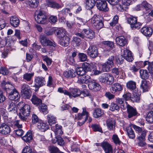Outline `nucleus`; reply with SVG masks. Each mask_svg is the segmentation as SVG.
Instances as JSON below:
<instances>
[{"mask_svg": "<svg viewBox=\"0 0 153 153\" xmlns=\"http://www.w3.org/2000/svg\"><path fill=\"white\" fill-rule=\"evenodd\" d=\"M69 91L61 87H59L58 89V92L61 93H63L65 95L68 96L70 98H72L73 97L75 98L79 97L81 93L80 90L75 88H69Z\"/></svg>", "mask_w": 153, "mask_h": 153, "instance_id": "f257e3e1", "label": "nucleus"}, {"mask_svg": "<svg viewBox=\"0 0 153 153\" xmlns=\"http://www.w3.org/2000/svg\"><path fill=\"white\" fill-rule=\"evenodd\" d=\"M114 59V56H110L108 59L107 61L105 63L100 64L99 67L101 68V70L103 72H107L109 71L110 68L114 65L113 61Z\"/></svg>", "mask_w": 153, "mask_h": 153, "instance_id": "f03ea898", "label": "nucleus"}, {"mask_svg": "<svg viewBox=\"0 0 153 153\" xmlns=\"http://www.w3.org/2000/svg\"><path fill=\"white\" fill-rule=\"evenodd\" d=\"M89 116V114L85 108H83V111L81 113H78L76 117L79 121L78 124L80 126L82 125L86 121Z\"/></svg>", "mask_w": 153, "mask_h": 153, "instance_id": "7ed1b4c3", "label": "nucleus"}, {"mask_svg": "<svg viewBox=\"0 0 153 153\" xmlns=\"http://www.w3.org/2000/svg\"><path fill=\"white\" fill-rule=\"evenodd\" d=\"M127 21L128 23L130 25L131 27L133 29L140 28L142 25L141 23L137 22V17L131 16L127 18Z\"/></svg>", "mask_w": 153, "mask_h": 153, "instance_id": "20e7f679", "label": "nucleus"}, {"mask_svg": "<svg viewBox=\"0 0 153 153\" xmlns=\"http://www.w3.org/2000/svg\"><path fill=\"white\" fill-rule=\"evenodd\" d=\"M100 81L107 85H111L114 82L113 76L109 73H105L99 78Z\"/></svg>", "mask_w": 153, "mask_h": 153, "instance_id": "39448f33", "label": "nucleus"}, {"mask_svg": "<svg viewBox=\"0 0 153 153\" xmlns=\"http://www.w3.org/2000/svg\"><path fill=\"white\" fill-rule=\"evenodd\" d=\"M82 32L84 34L81 33H77L76 35L82 38H84L85 36L89 39H92L95 36V33L94 31L90 29H84L83 30Z\"/></svg>", "mask_w": 153, "mask_h": 153, "instance_id": "423d86ee", "label": "nucleus"}, {"mask_svg": "<svg viewBox=\"0 0 153 153\" xmlns=\"http://www.w3.org/2000/svg\"><path fill=\"white\" fill-rule=\"evenodd\" d=\"M21 94L25 99H29L31 95L30 87L29 86L25 84L22 85Z\"/></svg>", "mask_w": 153, "mask_h": 153, "instance_id": "0eeeda50", "label": "nucleus"}, {"mask_svg": "<svg viewBox=\"0 0 153 153\" xmlns=\"http://www.w3.org/2000/svg\"><path fill=\"white\" fill-rule=\"evenodd\" d=\"M40 40L42 45L44 46H52L55 47L56 46L54 42L49 40L44 35L41 34L40 36Z\"/></svg>", "mask_w": 153, "mask_h": 153, "instance_id": "6e6552de", "label": "nucleus"}, {"mask_svg": "<svg viewBox=\"0 0 153 153\" xmlns=\"http://www.w3.org/2000/svg\"><path fill=\"white\" fill-rule=\"evenodd\" d=\"M35 20L38 23L41 24H45L48 22L47 16L42 11L38 12Z\"/></svg>", "mask_w": 153, "mask_h": 153, "instance_id": "1a4fd4ad", "label": "nucleus"}, {"mask_svg": "<svg viewBox=\"0 0 153 153\" xmlns=\"http://www.w3.org/2000/svg\"><path fill=\"white\" fill-rule=\"evenodd\" d=\"M87 53L88 55L93 58H95L98 55V51L97 47L95 46H91L87 50Z\"/></svg>", "mask_w": 153, "mask_h": 153, "instance_id": "9d476101", "label": "nucleus"}, {"mask_svg": "<svg viewBox=\"0 0 153 153\" xmlns=\"http://www.w3.org/2000/svg\"><path fill=\"white\" fill-rule=\"evenodd\" d=\"M96 1L97 7L100 10L106 12L108 10L106 1L101 0H96Z\"/></svg>", "mask_w": 153, "mask_h": 153, "instance_id": "9b49d317", "label": "nucleus"}, {"mask_svg": "<svg viewBox=\"0 0 153 153\" xmlns=\"http://www.w3.org/2000/svg\"><path fill=\"white\" fill-rule=\"evenodd\" d=\"M0 85L3 89L6 91L7 93H10V91L15 89L13 86L10 82H6L4 80L1 82Z\"/></svg>", "mask_w": 153, "mask_h": 153, "instance_id": "f8f14e48", "label": "nucleus"}, {"mask_svg": "<svg viewBox=\"0 0 153 153\" xmlns=\"http://www.w3.org/2000/svg\"><path fill=\"white\" fill-rule=\"evenodd\" d=\"M88 86L90 89L94 91H99L101 88V87L99 84L96 82L95 80L93 79H91L89 82Z\"/></svg>", "mask_w": 153, "mask_h": 153, "instance_id": "ddd939ff", "label": "nucleus"}, {"mask_svg": "<svg viewBox=\"0 0 153 153\" xmlns=\"http://www.w3.org/2000/svg\"><path fill=\"white\" fill-rule=\"evenodd\" d=\"M9 93H7L9 94L8 98L11 100H17L20 97L19 93L15 89L13 90Z\"/></svg>", "mask_w": 153, "mask_h": 153, "instance_id": "4468645a", "label": "nucleus"}, {"mask_svg": "<svg viewBox=\"0 0 153 153\" xmlns=\"http://www.w3.org/2000/svg\"><path fill=\"white\" fill-rule=\"evenodd\" d=\"M126 103L127 108V112L128 114V117L129 118H131L136 115L137 114L136 109L130 105L128 104L127 102H126Z\"/></svg>", "mask_w": 153, "mask_h": 153, "instance_id": "2eb2a0df", "label": "nucleus"}, {"mask_svg": "<svg viewBox=\"0 0 153 153\" xmlns=\"http://www.w3.org/2000/svg\"><path fill=\"white\" fill-rule=\"evenodd\" d=\"M30 112V107L28 104H25L20 109V114H22L25 117L28 116Z\"/></svg>", "mask_w": 153, "mask_h": 153, "instance_id": "dca6fc26", "label": "nucleus"}, {"mask_svg": "<svg viewBox=\"0 0 153 153\" xmlns=\"http://www.w3.org/2000/svg\"><path fill=\"white\" fill-rule=\"evenodd\" d=\"M146 133V131H142L141 134L140 135L137 137L138 140V144L139 146L144 147L145 146L146 143L145 142V137Z\"/></svg>", "mask_w": 153, "mask_h": 153, "instance_id": "f3484780", "label": "nucleus"}, {"mask_svg": "<svg viewBox=\"0 0 153 153\" xmlns=\"http://www.w3.org/2000/svg\"><path fill=\"white\" fill-rule=\"evenodd\" d=\"M123 56L124 58L128 61L132 62L133 60V56L131 52L127 49L123 50Z\"/></svg>", "mask_w": 153, "mask_h": 153, "instance_id": "a211bd4d", "label": "nucleus"}, {"mask_svg": "<svg viewBox=\"0 0 153 153\" xmlns=\"http://www.w3.org/2000/svg\"><path fill=\"white\" fill-rule=\"evenodd\" d=\"M91 80L90 76L88 75L79 76L78 77L77 82L79 84L87 83L88 82L89 83Z\"/></svg>", "mask_w": 153, "mask_h": 153, "instance_id": "6ab92c4d", "label": "nucleus"}, {"mask_svg": "<svg viewBox=\"0 0 153 153\" xmlns=\"http://www.w3.org/2000/svg\"><path fill=\"white\" fill-rule=\"evenodd\" d=\"M11 131L10 127L8 126L2 124L0 126V133L3 134H7Z\"/></svg>", "mask_w": 153, "mask_h": 153, "instance_id": "aec40b11", "label": "nucleus"}, {"mask_svg": "<svg viewBox=\"0 0 153 153\" xmlns=\"http://www.w3.org/2000/svg\"><path fill=\"white\" fill-rule=\"evenodd\" d=\"M141 32L146 36H151L153 32L152 28L148 27H144L140 29Z\"/></svg>", "mask_w": 153, "mask_h": 153, "instance_id": "412c9836", "label": "nucleus"}, {"mask_svg": "<svg viewBox=\"0 0 153 153\" xmlns=\"http://www.w3.org/2000/svg\"><path fill=\"white\" fill-rule=\"evenodd\" d=\"M5 108H7L9 112L13 113H16L17 112V109L14 103L11 101L9 102L6 105Z\"/></svg>", "mask_w": 153, "mask_h": 153, "instance_id": "4be33fe9", "label": "nucleus"}, {"mask_svg": "<svg viewBox=\"0 0 153 153\" xmlns=\"http://www.w3.org/2000/svg\"><path fill=\"white\" fill-rule=\"evenodd\" d=\"M123 89V85L119 83H115L113 84L110 88L112 93H114L117 91H120Z\"/></svg>", "mask_w": 153, "mask_h": 153, "instance_id": "5701e85b", "label": "nucleus"}, {"mask_svg": "<svg viewBox=\"0 0 153 153\" xmlns=\"http://www.w3.org/2000/svg\"><path fill=\"white\" fill-rule=\"evenodd\" d=\"M102 148L105 153H113V149L111 145L107 142H103Z\"/></svg>", "mask_w": 153, "mask_h": 153, "instance_id": "b1692460", "label": "nucleus"}, {"mask_svg": "<svg viewBox=\"0 0 153 153\" xmlns=\"http://www.w3.org/2000/svg\"><path fill=\"white\" fill-rule=\"evenodd\" d=\"M35 86L39 88V87L43 86L45 84V81L44 78H43L38 76L35 78Z\"/></svg>", "mask_w": 153, "mask_h": 153, "instance_id": "393cba45", "label": "nucleus"}, {"mask_svg": "<svg viewBox=\"0 0 153 153\" xmlns=\"http://www.w3.org/2000/svg\"><path fill=\"white\" fill-rule=\"evenodd\" d=\"M116 44L120 46H123L127 43L126 39L123 36H119L116 39Z\"/></svg>", "mask_w": 153, "mask_h": 153, "instance_id": "a878e982", "label": "nucleus"}, {"mask_svg": "<svg viewBox=\"0 0 153 153\" xmlns=\"http://www.w3.org/2000/svg\"><path fill=\"white\" fill-rule=\"evenodd\" d=\"M37 127L39 130L42 132H45L48 129V125L41 120L38 122Z\"/></svg>", "mask_w": 153, "mask_h": 153, "instance_id": "bb28decb", "label": "nucleus"}, {"mask_svg": "<svg viewBox=\"0 0 153 153\" xmlns=\"http://www.w3.org/2000/svg\"><path fill=\"white\" fill-rule=\"evenodd\" d=\"M63 75L66 78H71L76 76V73L75 70L71 69L64 72Z\"/></svg>", "mask_w": 153, "mask_h": 153, "instance_id": "cd10ccee", "label": "nucleus"}, {"mask_svg": "<svg viewBox=\"0 0 153 153\" xmlns=\"http://www.w3.org/2000/svg\"><path fill=\"white\" fill-rule=\"evenodd\" d=\"M22 139L26 143H30L33 140L32 134L30 131L27 132L25 136L22 137Z\"/></svg>", "mask_w": 153, "mask_h": 153, "instance_id": "c85d7f7f", "label": "nucleus"}, {"mask_svg": "<svg viewBox=\"0 0 153 153\" xmlns=\"http://www.w3.org/2000/svg\"><path fill=\"white\" fill-rule=\"evenodd\" d=\"M106 123L107 127L109 130H113L115 127V122L114 120L112 118L107 119L106 121Z\"/></svg>", "mask_w": 153, "mask_h": 153, "instance_id": "c756f323", "label": "nucleus"}, {"mask_svg": "<svg viewBox=\"0 0 153 153\" xmlns=\"http://www.w3.org/2000/svg\"><path fill=\"white\" fill-rule=\"evenodd\" d=\"M59 43L60 45L63 46H67L69 43L70 38L67 36L60 39Z\"/></svg>", "mask_w": 153, "mask_h": 153, "instance_id": "7c9ffc66", "label": "nucleus"}, {"mask_svg": "<svg viewBox=\"0 0 153 153\" xmlns=\"http://www.w3.org/2000/svg\"><path fill=\"white\" fill-rule=\"evenodd\" d=\"M56 33L57 36L59 39L67 36L66 30L63 28H59L56 30Z\"/></svg>", "mask_w": 153, "mask_h": 153, "instance_id": "2f4dec72", "label": "nucleus"}, {"mask_svg": "<svg viewBox=\"0 0 153 153\" xmlns=\"http://www.w3.org/2000/svg\"><path fill=\"white\" fill-rule=\"evenodd\" d=\"M10 23L12 26L17 27L19 24V19L16 16L11 17L10 18Z\"/></svg>", "mask_w": 153, "mask_h": 153, "instance_id": "473e14b6", "label": "nucleus"}, {"mask_svg": "<svg viewBox=\"0 0 153 153\" xmlns=\"http://www.w3.org/2000/svg\"><path fill=\"white\" fill-rule=\"evenodd\" d=\"M131 125L130 124L126 128V131L128 135L129 138L131 139H133L135 137V135L134 131L132 129Z\"/></svg>", "mask_w": 153, "mask_h": 153, "instance_id": "72a5a7b5", "label": "nucleus"}, {"mask_svg": "<svg viewBox=\"0 0 153 153\" xmlns=\"http://www.w3.org/2000/svg\"><path fill=\"white\" fill-rule=\"evenodd\" d=\"M140 86L144 92L148 91L149 90L150 88V86L148 82L146 80L142 81Z\"/></svg>", "mask_w": 153, "mask_h": 153, "instance_id": "f704fd0d", "label": "nucleus"}, {"mask_svg": "<svg viewBox=\"0 0 153 153\" xmlns=\"http://www.w3.org/2000/svg\"><path fill=\"white\" fill-rule=\"evenodd\" d=\"M103 114V111L101 109L97 108L94 110L93 116L95 118H97L101 117Z\"/></svg>", "mask_w": 153, "mask_h": 153, "instance_id": "c9c22d12", "label": "nucleus"}, {"mask_svg": "<svg viewBox=\"0 0 153 153\" xmlns=\"http://www.w3.org/2000/svg\"><path fill=\"white\" fill-rule=\"evenodd\" d=\"M31 100L32 103L36 105H38L42 103V100L37 97L35 95L32 96Z\"/></svg>", "mask_w": 153, "mask_h": 153, "instance_id": "e433bc0d", "label": "nucleus"}, {"mask_svg": "<svg viewBox=\"0 0 153 153\" xmlns=\"http://www.w3.org/2000/svg\"><path fill=\"white\" fill-rule=\"evenodd\" d=\"M86 8L88 9L92 8L95 5V1L94 0H85Z\"/></svg>", "mask_w": 153, "mask_h": 153, "instance_id": "4c0bfd02", "label": "nucleus"}, {"mask_svg": "<svg viewBox=\"0 0 153 153\" xmlns=\"http://www.w3.org/2000/svg\"><path fill=\"white\" fill-rule=\"evenodd\" d=\"M144 66L148 65L147 68L150 74H153V62H150L148 61H145L143 62Z\"/></svg>", "mask_w": 153, "mask_h": 153, "instance_id": "58836bf2", "label": "nucleus"}, {"mask_svg": "<svg viewBox=\"0 0 153 153\" xmlns=\"http://www.w3.org/2000/svg\"><path fill=\"white\" fill-rule=\"evenodd\" d=\"M48 122L51 126L55 124L56 122V118L51 114H48L47 116Z\"/></svg>", "mask_w": 153, "mask_h": 153, "instance_id": "ea45409f", "label": "nucleus"}, {"mask_svg": "<svg viewBox=\"0 0 153 153\" xmlns=\"http://www.w3.org/2000/svg\"><path fill=\"white\" fill-rule=\"evenodd\" d=\"M126 87L130 90H133L136 88V82L132 81H129L126 84Z\"/></svg>", "mask_w": 153, "mask_h": 153, "instance_id": "a19ab883", "label": "nucleus"}, {"mask_svg": "<svg viewBox=\"0 0 153 153\" xmlns=\"http://www.w3.org/2000/svg\"><path fill=\"white\" fill-rule=\"evenodd\" d=\"M74 23L76 27H80L81 25L85 24V21L83 19L77 17L74 20Z\"/></svg>", "mask_w": 153, "mask_h": 153, "instance_id": "79ce46f5", "label": "nucleus"}, {"mask_svg": "<svg viewBox=\"0 0 153 153\" xmlns=\"http://www.w3.org/2000/svg\"><path fill=\"white\" fill-rule=\"evenodd\" d=\"M34 73H26L23 75V79L27 82H30L31 81L32 77L33 76Z\"/></svg>", "mask_w": 153, "mask_h": 153, "instance_id": "37998d69", "label": "nucleus"}, {"mask_svg": "<svg viewBox=\"0 0 153 153\" xmlns=\"http://www.w3.org/2000/svg\"><path fill=\"white\" fill-rule=\"evenodd\" d=\"M140 73L141 78L143 79H146L149 77V74L146 70H140Z\"/></svg>", "mask_w": 153, "mask_h": 153, "instance_id": "c03bdc74", "label": "nucleus"}, {"mask_svg": "<svg viewBox=\"0 0 153 153\" xmlns=\"http://www.w3.org/2000/svg\"><path fill=\"white\" fill-rule=\"evenodd\" d=\"M147 121L149 123H153V111H149L146 117Z\"/></svg>", "mask_w": 153, "mask_h": 153, "instance_id": "a18cd8bd", "label": "nucleus"}, {"mask_svg": "<svg viewBox=\"0 0 153 153\" xmlns=\"http://www.w3.org/2000/svg\"><path fill=\"white\" fill-rule=\"evenodd\" d=\"M115 6H116L117 9L120 11H123L126 8V7L123 4V3L120 0Z\"/></svg>", "mask_w": 153, "mask_h": 153, "instance_id": "49530a36", "label": "nucleus"}, {"mask_svg": "<svg viewBox=\"0 0 153 153\" xmlns=\"http://www.w3.org/2000/svg\"><path fill=\"white\" fill-rule=\"evenodd\" d=\"M100 19L98 16L96 15H94L90 20V22L94 26L96 25V23H98V22Z\"/></svg>", "mask_w": 153, "mask_h": 153, "instance_id": "de8ad7c7", "label": "nucleus"}, {"mask_svg": "<svg viewBox=\"0 0 153 153\" xmlns=\"http://www.w3.org/2000/svg\"><path fill=\"white\" fill-rule=\"evenodd\" d=\"M72 43L74 47L78 46L81 43V40L80 38L77 37H74Z\"/></svg>", "mask_w": 153, "mask_h": 153, "instance_id": "09e8293b", "label": "nucleus"}, {"mask_svg": "<svg viewBox=\"0 0 153 153\" xmlns=\"http://www.w3.org/2000/svg\"><path fill=\"white\" fill-rule=\"evenodd\" d=\"M38 0H28V5L32 8L36 7L38 6Z\"/></svg>", "mask_w": 153, "mask_h": 153, "instance_id": "8fccbe9b", "label": "nucleus"}, {"mask_svg": "<svg viewBox=\"0 0 153 153\" xmlns=\"http://www.w3.org/2000/svg\"><path fill=\"white\" fill-rule=\"evenodd\" d=\"M82 67L85 71H90L92 67V64L85 62L83 63Z\"/></svg>", "mask_w": 153, "mask_h": 153, "instance_id": "3c124183", "label": "nucleus"}, {"mask_svg": "<svg viewBox=\"0 0 153 153\" xmlns=\"http://www.w3.org/2000/svg\"><path fill=\"white\" fill-rule=\"evenodd\" d=\"M76 73L78 75H79V76H82L84 74L86 71L82 67H79L76 68Z\"/></svg>", "mask_w": 153, "mask_h": 153, "instance_id": "603ef678", "label": "nucleus"}, {"mask_svg": "<svg viewBox=\"0 0 153 153\" xmlns=\"http://www.w3.org/2000/svg\"><path fill=\"white\" fill-rule=\"evenodd\" d=\"M48 4L49 7L52 8H59L61 7V6L58 3L53 1H48Z\"/></svg>", "mask_w": 153, "mask_h": 153, "instance_id": "864d4df0", "label": "nucleus"}, {"mask_svg": "<svg viewBox=\"0 0 153 153\" xmlns=\"http://www.w3.org/2000/svg\"><path fill=\"white\" fill-rule=\"evenodd\" d=\"M48 149L51 153H58L59 151L57 147L53 146H49Z\"/></svg>", "mask_w": 153, "mask_h": 153, "instance_id": "5fc2aeb1", "label": "nucleus"}, {"mask_svg": "<svg viewBox=\"0 0 153 153\" xmlns=\"http://www.w3.org/2000/svg\"><path fill=\"white\" fill-rule=\"evenodd\" d=\"M110 110L111 111H114L115 110L118 111L119 110V107L116 104L112 102L110 105Z\"/></svg>", "mask_w": 153, "mask_h": 153, "instance_id": "6e6d98bb", "label": "nucleus"}, {"mask_svg": "<svg viewBox=\"0 0 153 153\" xmlns=\"http://www.w3.org/2000/svg\"><path fill=\"white\" fill-rule=\"evenodd\" d=\"M78 56L80 61L81 62H84L86 61L87 59L86 55L83 53H79Z\"/></svg>", "mask_w": 153, "mask_h": 153, "instance_id": "4d7b16f0", "label": "nucleus"}, {"mask_svg": "<svg viewBox=\"0 0 153 153\" xmlns=\"http://www.w3.org/2000/svg\"><path fill=\"white\" fill-rule=\"evenodd\" d=\"M142 5L147 11L150 10L152 7L151 5L149 4L146 1H143L142 3Z\"/></svg>", "mask_w": 153, "mask_h": 153, "instance_id": "13d9d810", "label": "nucleus"}, {"mask_svg": "<svg viewBox=\"0 0 153 153\" xmlns=\"http://www.w3.org/2000/svg\"><path fill=\"white\" fill-rule=\"evenodd\" d=\"M22 153H33L32 148L29 146H26L23 149Z\"/></svg>", "mask_w": 153, "mask_h": 153, "instance_id": "bf43d9fd", "label": "nucleus"}, {"mask_svg": "<svg viewBox=\"0 0 153 153\" xmlns=\"http://www.w3.org/2000/svg\"><path fill=\"white\" fill-rule=\"evenodd\" d=\"M40 110L44 114H46L48 113V110L47 108V107L46 105L44 104H42L40 106Z\"/></svg>", "mask_w": 153, "mask_h": 153, "instance_id": "052dcab7", "label": "nucleus"}, {"mask_svg": "<svg viewBox=\"0 0 153 153\" xmlns=\"http://www.w3.org/2000/svg\"><path fill=\"white\" fill-rule=\"evenodd\" d=\"M112 139L114 143L116 145H120L121 141L120 140L117 135L116 134L113 135L112 137Z\"/></svg>", "mask_w": 153, "mask_h": 153, "instance_id": "680f3d73", "label": "nucleus"}, {"mask_svg": "<svg viewBox=\"0 0 153 153\" xmlns=\"http://www.w3.org/2000/svg\"><path fill=\"white\" fill-rule=\"evenodd\" d=\"M116 102L117 103L120 105L122 108H125V103L123 99L119 98H117Z\"/></svg>", "mask_w": 153, "mask_h": 153, "instance_id": "e2e57ef3", "label": "nucleus"}, {"mask_svg": "<svg viewBox=\"0 0 153 153\" xmlns=\"http://www.w3.org/2000/svg\"><path fill=\"white\" fill-rule=\"evenodd\" d=\"M131 125L132 127H133L135 131H137L139 134L140 133L141 134L142 131H144L140 127L135 125L132 124H131Z\"/></svg>", "mask_w": 153, "mask_h": 153, "instance_id": "0e129e2a", "label": "nucleus"}, {"mask_svg": "<svg viewBox=\"0 0 153 153\" xmlns=\"http://www.w3.org/2000/svg\"><path fill=\"white\" fill-rule=\"evenodd\" d=\"M91 127L94 131H98L101 132H102V128L97 125L94 124L92 125Z\"/></svg>", "mask_w": 153, "mask_h": 153, "instance_id": "69168bd1", "label": "nucleus"}, {"mask_svg": "<svg viewBox=\"0 0 153 153\" xmlns=\"http://www.w3.org/2000/svg\"><path fill=\"white\" fill-rule=\"evenodd\" d=\"M57 21V18L56 16H51L49 18V21L52 24L55 23Z\"/></svg>", "mask_w": 153, "mask_h": 153, "instance_id": "338daca9", "label": "nucleus"}, {"mask_svg": "<svg viewBox=\"0 0 153 153\" xmlns=\"http://www.w3.org/2000/svg\"><path fill=\"white\" fill-rule=\"evenodd\" d=\"M104 26L103 24L102 20H100L98 22V23H96V25H95L94 26L95 28L98 29L99 30L102 28Z\"/></svg>", "mask_w": 153, "mask_h": 153, "instance_id": "774afa93", "label": "nucleus"}]
</instances>
